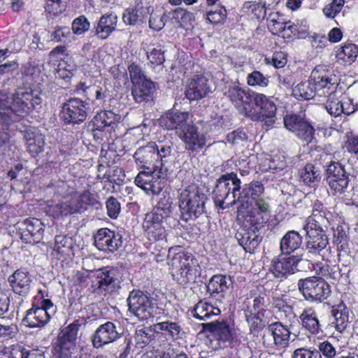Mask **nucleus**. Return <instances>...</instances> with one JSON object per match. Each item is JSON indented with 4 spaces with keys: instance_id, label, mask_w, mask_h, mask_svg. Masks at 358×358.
<instances>
[{
    "instance_id": "1",
    "label": "nucleus",
    "mask_w": 358,
    "mask_h": 358,
    "mask_svg": "<svg viewBox=\"0 0 358 358\" xmlns=\"http://www.w3.org/2000/svg\"><path fill=\"white\" fill-rule=\"evenodd\" d=\"M37 92L20 90L13 95L12 101L6 92L0 91V124L8 126L20 117H24L41 103Z\"/></svg>"
},
{
    "instance_id": "2",
    "label": "nucleus",
    "mask_w": 358,
    "mask_h": 358,
    "mask_svg": "<svg viewBox=\"0 0 358 358\" xmlns=\"http://www.w3.org/2000/svg\"><path fill=\"white\" fill-rule=\"evenodd\" d=\"M207 199L206 195L196 185H189L182 189L178 197L181 219L187 222L203 214Z\"/></svg>"
},
{
    "instance_id": "3",
    "label": "nucleus",
    "mask_w": 358,
    "mask_h": 358,
    "mask_svg": "<svg viewBox=\"0 0 358 358\" xmlns=\"http://www.w3.org/2000/svg\"><path fill=\"white\" fill-rule=\"evenodd\" d=\"M241 184V180L234 172L220 177L213 192L215 205L224 209L235 204L238 201Z\"/></svg>"
},
{
    "instance_id": "4",
    "label": "nucleus",
    "mask_w": 358,
    "mask_h": 358,
    "mask_svg": "<svg viewBox=\"0 0 358 358\" xmlns=\"http://www.w3.org/2000/svg\"><path fill=\"white\" fill-rule=\"evenodd\" d=\"M171 203L160 201L152 211L145 215L143 228L145 236L151 241H166V230L164 222L167 217Z\"/></svg>"
},
{
    "instance_id": "5",
    "label": "nucleus",
    "mask_w": 358,
    "mask_h": 358,
    "mask_svg": "<svg viewBox=\"0 0 358 358\" xmlns=\"http://www.w3.org/2000/svg\"><path fill=\"white\" fill-rule=\"evenodd\" d=\"M244 315L251 333L256 334L262 331L269 322L270 311L266 308L265 297L259 295L248 301L244 309Z\"/></svg>"
},
{
    "instance_id": "6",
    "label": "nucleus",
    "mask_w": 358,
    "mask_h": 358,
    "mask_svg": "<svg viewBox=\"0 0 358 358\" xmlns=\"http://www.w3.org/2000/svg\"><path fill=\"white\" fill-rule=\"evenodd\" d=\"M251 105L247 107L245 116L253 121H265L269 124L274 122L277 107L273 101L264 94L255 92L252 95Z\"/></svg>"
},
{
    "instance_id": "7",
    "label": "nucleus",
    "mask_w": 358,
    "mask_h": 358,
    "mask_svg": "<svg viewBox=\"0 0 358 358\" xmlns=\"http://www.w3.org/2000/svg\"><path fill=\"white\" fill-rule=\"evenodd\" d=\"M205 328L210 333L211 342L215 341L219 348H233L239 343L236 330L224 320L206 323Z\"/></svg>"
},
{
    "instance_id": "8",
    "label": "nucleus",
    "mask_w": 358,
    "mask_h": 358,
    "mask_svg": "<svg viewBox=\"0 0 358 358\" xmlns=\"http://www.w3.org/2000/svg\"><path fill=\"white\" fill-rule=\"evenodd\" d=\"M171 266L176 270L174 276L177 281L180 284H187L195 279L199 263L191 253L182 252L175 255Z\"/></svg>"
},
{
    "instance_id": "9",
    "label": "nucleus",
    "mask_w": 358,
    "mask_h": 358,
    "mask_svg": "<svg viewBox=\"0 0 358 358\" xmlns=\"http://www.w3.org/2000/svg\"><path fill=\"white\" fill-rule=\"evenodd\" d=\"M298 287L305 299L310 302H321L331 294L329 285L324 279L315 276L300 279Z\"/></svg>"
},
{
    "instance_id": "10",
    "label": "nucleus",
    "mask_w": 358,
    "mask_h": 358,
    "mask_svg": "<svg viewBox=\"0 0 358 358\" xmlns=\"http://www.w3.org/2000/svg\"><path fill=\"white\" fill-rule=\"evenodd\" d=\"M149 171H142L138 173L135 178L136 185L143 189L147 194H158L163 189L162 180L166 169L154 164L152 169L147 167Z\"/></svg>"
},
{
    "instance_id": "11",
    "label": "nucleus",
    "mask_w": 358,
    "mask_h": 358,
    "mask_svg": "<svg viewBox=\"0 0 358 358\" xmlns=\"http://www.w3.org/2000/svg\"><path fill=\"white\" fill-rule=\"evenodd\" d=\"M309 79L315 91V94L319 96H329L336 92L338 85L337 79L323 66L314 69Z\"/></svg>"
},
{
    "instance_id": "12",
    "label": "nucleus",
    "mask_w": 358,
    "mask_h": 358,
    "mask_svg": "<svg viewBox=\"0 0 358 358\" xmlns=\"http://www.w3.org/2000/svg\"><path fill=\"white\" fill-rule=\"evenodd\" d=\"M129 310L144 320L155 316V302L140 290H133L127 299Z\"/></svg>"
},
{
    "instance_id": "13",
    "label": "nucleus",
    "mask_w": 358,
    "mask_h": 358,
    "mask_svg": "<svg viewBox=\"0 0 358 358\" xmlns=\"http://www.w3.org/2000/svg\"><path fill=\"white\" fill-rule=\"evenodd\" d=\"M87 101L78 98H70L62 108L61 118L66 124H80L83 122L90 110Z\"/></svg>"
},
{
    "instance_id": "14",
    "label": "nucleus",
    "mask_w": 358,
    "mask_h": 358,
    "mask_svg": "<svg viewBox=\"0 0 358 358\" xmlns=\"http://www.w3.org/2000/svg\"><path fill=\"white\" fill-rule=\"evenodd\" d=\"M285 127L307 143L314 138L315 129L307 121L303 114H291L284 117Z\"/></svg>"
},
{
    "instance_id": "15",
    "label": "nucleus",
    "mask_w": 358,
    "mask_h": 358,
    "mask_svg": "<svg viewBox=\"0 0 358 358\" xmlns=\"http://www.w3.org/2000/svg\"><path fill=\"white\" fill-rule=\"evenodd\" d=\"M303 254L279 256L273 259L271 271L275 278H287L299 271V264L302 261Z\"/></svg>"
},
{
    "instance_id": "16",
    "label": "nucleus",
    "mask_w": 358,
    "mask_h": 358,
    "mask_svg": "<svg viewBox=\"0 0 358 358\" xmlns=\"http://www.w3.org/2000/svg\"><path fill=\"white\" fill-rule=\"evenodd\" d=\"M263 226L264 224L247 222L245 218L243 227L236 234V239L245 250L250 252L258 246L262 241L259 229Z\"/></svg>"
},
{
    "instance_id": "17",
    "label": "nucleus",
    "mask_w": 358,
    "mask_h": 358,
    "mask_svg": "<svg viewBox=\"0 0 358 358\" xmlns=\"http://www.w3.org/2000/svg\"><path fill=\"white\" fill-rule=\"evenodd\" d=\"M122 238L120 233L108 228H101L94 235V243L99 250L114 252L122 246Z\"/></svg>"
},
{
    "instance_id": "18",
    "label": "nucleus",
    "mask_w": 358,
    "mask_h": 358,
    "mask_svg": "<svg viewBox=\"0 0 358 358\" xmlns=\"http://www.w3.org/2000/svg\"><path fill=\"white\" fill-rule=\"evenodd\" d=\"M212 81L204 76L197 75L187 81L185 95L189 101L201 99L213 91Z\"/></svg>"
},
{
    "instance_id": "19",
    "label": "nucleus",
    "mask_w": 358,
    "mask_h": 358,
    "mask_svg": "<svg viewBox=\"0 0 358 358\" xmlns=\"http://www.w3.org/2000/svg\"><path fill=\"white\" fill-rule=\"evenodd\" d=\"M121 335L122 333L119 332L115 323L106 322L101 324L92 335V345L95 348H101L117 341Z\"/></svg>"
},
{
    "instance_id": "20",
    "label": "nucleus",
    "mask_w": 358,
    "mask_h": 358,
    "mask_svg": "<svg viewBox=\"0 0 358 358\" xmlns=\"http://www.w3.org/2000/svg\"><path fill=\"white\" fill-rule=\"evenodd\" d=\"M115 275V271L107 268L98 271L91 286L92 292L104 296L108 292H113L117 281Z\"/></svg>"
},
{
    "instance_id": "21",
    "label": "nucleus",
    "mask_w": 358,
    "mask_h": 358,
    "mask_svg": "<svg viewBox=\"0 0 358 358\" xmlns=\"http://www.w3.org/2000/svg\"><path fill=\"white\" fill-rule=\"evenodd\" d=\"M189 114L187 112H171L162 117L160 124L167 129H175L180 137L192 124L189 121Z\"/></svg>"
},
{
    "instance_id": "22",
    "label": "nucleus",
    "mask_w": 358,
    "mask_h": 358,
    "mask_svg": "<svg viewBox=\"0 0 358 358\" xmlns=\"http://www.w3.org/2000/svg\"><path fill=\"white\" fill-rule=\"evenodd\" d=\"M19 229L21 239L26 243H39L44 232L43 224L38 219H26L21 223Z\"/></svg>"
},
{
    "instance_id": "23",
    "label": "nucleus",
    "mask_w": 358,
    "mask_h": 358,
    "mask_svg": "<svg viewBox=\"0 0 358 358\" xmlns=\"http://www.w3.org/2000/svg\"><path fill=\"white\" fill-rule=\"evenodd\" d=\"M306 232V248L308 257L322 256L321 252L329 244V239L324 231L305 230Z\"/></svg>"
},
{
    "instance_id": "24",
    "label": "nucleus",
    "mask_w": 358,
    "mask_h": 358,
    "mask_svg": "<svg viewBox=\"0 0 358 358\" xmlns=\"http://www.w3.org/2000/svg\"><path fill=\"white\" fill-rule=\"evenodd\" d=\"M8 281L14 293L22 296L28 295L31 287V277L26 269H17L8 277Z\"/></svg>"
},
{
    "instance_id": "25",
    "label": "nucleus",
    "mask_w": 358,
    "mask_h": 358,
    "mask_svg": "<svg viewBox=\"0 0 358 358\" xmlns=\"http://www.w3.org/2000/svg\"><path fill=\"white\" fill-rule=\"evenodd\" d=\"M179 138L184 142L186 150L192 152H199L206 143L205 135L199 133L193 124Z\"/></svg>"
},
{
    "instance_id": "26",
    "label": "nucleus",
    "mask_w": 358,
    "mask_h": 358,
    "mask_svg": "<svg viewBox=\"0 0 358 358\" xmlns=\"http://www.w3.org/2000/svg\"><path fill=\"white\" fill-rule=\"evenodd\" d=\"M255 92H250L238 86H230L226 92V96L237 108H242V113L245 115L247 107L251 105L252 95Z\"/></svg>"
},
{
    "instance_id": "27",
    "label": "nucleus",
    "mask_w": 358,
    "mask_h": 358,
    "mask_svg": "<svg viewBox=\"0 0 358 358\" xmlns=\"http://www.w3.org/2000/svg\"><path fill=\"white\" fill-rule=\"evenodd\" d=\"M253 200L255 201L253 210L246 215V220L258 224H264L269 220L270 205L268 201L260 197Z\"/></svg>"
},
{
    "instance_id": "28",
    "label": "nucleus",
    "mask_w": 358,
    "mask_h": 358,
    "mask_svg": "<svg viewBox=\"0 0 358 358\" xmlns=\"http://www.w3.org/2000/svg\"><path fill=\"white\" fill-rule=\"evenodd\" d=\"M302 236L299 232L292 230L287 231L281 238L280 250L283 255H292V253L302 251Z\"/></svg>"
},
{
    "instance_id": "29",
    "label": "nucleus",
    "mask_w": 358,
    "mask_h": 358,
    "mask_svg": "<svg viewBox=\"0 0 358 358\" xmlns=\"http://www.w3.org/2000/svg\"><path fill=\"white\" fill-rule=\"evenodd\" d=\"M99 196L89 190L76 194L71 198L75 214H81L87 210L90 206L99 204Z\"/></svg>"
},
{
    "instance_id": "30",
    "label": "nucleus",
    "mask_w": 358,
    "mask_h": 358,
    "mask_svg": "<svg viewBox=\"0 0 358 358\" xmlns=\"http://www.w3.org/2000/svg\"><path fill=\"white\" fill-rule=\"evenodd\" d=\"M268 329L271 334L275 345L278 349H284L289 346L291 341V331L287 327L280 322L268 325Z\"/></svg>"
},
{
    "instance_id": "31",
    "label": "nucleus",
    "mask_w": 358,
    "mask_h": 358,
    "mask_svg": "<svg viewBox=\"0 0 358 358\" xmlns=\"http://www.w3.org/2000/svg\"><path fill=\"white\" fill-rule=\"evenodd\" d=\"M119 116L111 110H104L97 113L92 122L96 129H106L107 131L114 130L119 120Z\"/></svg>"
},
{
    "instance_id": "32",
    "label": "nucleus",
    "mask_w": 358,
    "mask_h": 358,
    "mask_svg": "<svg viewBox=\"0 0 358 358\" xmlns=\"http://www.w3.org/2000/svg\"><path fill=\"white\" fill-rule=\"evenodd\" d=\"M331 316L334 318L332 324H334L336 329L341 333L347 327L349 322V310L343 302L331 307Z\"/></svg>"
},
{
    "instance_id": "33",
    "label": "nucleus",
    "mask_w": 358,
    "mask_h": 358,
    "mask_svg": "<svg viewBox=\"0 0 358 358\" xmlns=\"http://www.w3.org/2000/svg\"><path fill=\"white\" fill-rule=\"evenodd\" d=\"M51 317L48 315L47 310L43 308H39L33 306L31 308L27 311L24 319L29 327H41L46 324Z\"/></svg>"
},
{
    "instance_id": "34",
    "label": "nucleus",
    "mask_w": 358,
    "mask_h": 358,
    "mask_svg": "<svg viewBox=\"0 0 358 358\" xmlns=\"http://www.w3.org/2000/svg\"><path fill=\"white\" fill-rule=\"evenodd\" d=\"M155 143H149L145 146L139 148L134 153V158L142 167L148 165L158 164L157 163Z\"/></svg>"
},
{
    "instance_id": "35",
    "label": "nucleus",
    "mask_w": 358,
    "mask_h": 358,
    "mask_svg": "<svg viewBox=\"0 0 358 358\" xmlns=\"http://www.w3.org/2000/svg\"><path fill=\"white\" fill-rule=\"evenodd\" d=\"M232 285V281L229 276L222 275H215L211 278L208 285L207 292L212 296L215 297L220 294L224 296V293Z\"/></svg>"
},
{
    "instance_id": "36",
    "label": "nucleus",
    "mask_w": 358,
    "mask_h": 358,
    "mask_svg": "<svg viewBox=\"0 0 358 358\" xmlns=\"http://www.w3.org/2000/svg\"><path fill=\"white\" fill-rule=\"evenodd\" d=\"M303 327L313 334L322 332L321 324L314 308L309 307L303 309L299 315Z\"/></svg>"
},
{
    "instance_id": "37",
    "label": "nucleus",
    "mask_w": 358,
    "mask_h": 358,
    "mask_svg": "<svg viewBox=\"0 0 358 358\" xmlns=\"http://www.w3.org/2000/svg\"><path fill=\"white\" fill-rule=\"evenodd\" d=\"M155 83L150 80L142 81L133 85L132 95L136 102L149 100L155 92Z\"/></svg>"
},
{
    "instance_id": "38",
    "label": "nucleus",
    "mask_w": 358,
    "mask_h": 358,
    "mask_svg": "<svg viewBox=\"0 0 358 358\" xmlns=\"http://www.w3.org/2000/svg\"><path fill=\"white\" fill-rule=\"evenodd\" d=\"M337 62L343 65H350L358 55V48L353 43L345 44L336 48Z\"/></svg>"
},
{
    "instance_id": "39",
    "label": "nucleus",
    "mask_w": 358,
    "mask_h": 358,
    "mask_svg": "<svg viewBox=\"0 0 358 358\" xmlns=\"http://www.w3.org/2000/svg\"><path fill=\"white\" fill-rule=\"evenodd\" d=\"M220 313V308L203 301L198 302L192 310L193 317L203 321L210 319L213 316L218 315Z\"/></svg>"
},
{
    "instance_id": "40",
    "label": "nucleus",
    "mask_w": 358,
    "mask_h": 358,
    "mask_svg": "<svg viewBox=\"0 0 358 358\" xmlns=\"http://www.w3.org/2000/svg\"><path fill=\"white\" fill-rule=\"evenodd\" d=\"M46 213L54 218L75 214L71 199L55 204H48L46 207Z\"/></svg>"
},
{
    "instance_id": "41",
    "label": "nucleus",
    "mask_w": 358,
    "mask_h": 358,
    "mask_svg": "<svg viewBox=\"0 0 358 358\" xmlns=\"http://www.w3.org/2000/svg\"><path fill=\"white\" fill-rule=\"evenodd\" d=\"M264 185L260 181H252L249 184H246L244 186L242 192L239 191L238 196V202L243 204L244 202L243 198L251 197L252 199L259 198V196L264 193Z\"/></svg>"
},
{
    "instance_id": "42",
    "label": "nucleus",
    "mask_w": 358,
    "mask_h": 358,
    "mask_svg": "<svg viewBox=\"0 0 358 358\" xmlns=\"http://www.w3.org/2000/svg\"><path fill=\"white\" fill-rule=\"evenodd\" d=\"M329 211L323 213L322 215H319L315 218H307L306 224L303 226L304 230H312L318 231H324L328 228L329 223V219L331 217Z\"/></svg>"
},
{
    "instance_id": "43",
    "label": "nucleus",
    "mask_w": 358,
    "mask_h": 358,
    "mask_svg": "<svg viewBox=\"0 0 358 358\" xmlns=\"http://www.w3.org/2000/svg\"><path fill=\"white\" fill-rule=\"evenodd\" d=\"M157 163L159 167H162L168 162L171 157L173 143L170 141H159L158 144L155 143Z\"/></svg>"
},
{
    "instance_id": "44",
    "label": "nucleus",
    "mask_w": 358,
    "mask_h": 358,
    "mask_svg": "<svg viewBox=\"0 0 358 358\" xmlns=\"http://www.w3.org/2000/svg\"><path fill=\"white\" fill-rule=\"evenodd\" d=\"M154 331L157 334H162L172 338H177L181 331L180 326L175 322L165 321L158 322L153 325Z\"/></svg>"
},
{
    "instance_id": "45",
    "label": "nucleus",
    "mask_w": 358,
    "mask_h": 358,
    "mask_svg": "<svg viewBox=\"0 0 358 358\" xmlns=\"http://www.w3.org/2000/svg\"><path fill=\"white\" fill-rule=\"evenodd\" d=\"M301 180L308 186H315L321 179L320 171L315 165L308 164L300 171Z\"/></svg>"
},
{
    "instance_id": "46",
    "label": "nucleus",
    "mask_w": 358,
    "mask_h": 358,
    "mask_svg": "<svg viewBox=\"0 0 358 358\" xmlns=\"http://www.w3.org/2000/svg\"><path fill=\"white\" fill-rule=\"evenodd\" d=\"M327 182L331 189L333 194H344L349 185V174L343 177L327 176Z\"/></svg>"
},
{
    "instance_id": "47",
    "label": "nucleus",
    "mask_w": 358,
    "mask_h": 358,
    "mask_svg": "<svg viewBox=\"0 0 358 358\" xmlns=\"http://www.w3.org/2000/svg\"><path fill=\"white\" fill-rule=\"evenodd\" d=\"M292 94L299 100H308L314 97L315 95V91L314 90L309 79L306 82L300 83L293 87Z\"/></svg>"
},
{
    "instance_id": "48",
    "label": "nucleus",
    "mask_w": 358,
    "mask_h": 358,
    "mask_svg": "<svg viewBox=\"0 0 358 358\" xmlns=\"http://www.w3.org/2000/svg\"><path fill=\"white\" fill-rule=\"evenodd\" d=\"M75 347L76 341L58 336L55 345V350L56 353H60L63 357H71Z\"/></svg>"
},
{
    "instance_id": "49",
    "label": "nucleus",
    "mask_w": 358,
    "mask_h": 358,
    "mask_svg": "<svg viewBox=\"0 0 358 358\" xmlns=\"http://www.w3.org/2000/svg\"><path fill=\"white\" fill-rule=\"evenodd\" d=\"M73 248L72 239L66 236L58 235L55 239L54 250L62 255H69Z\"/></svg>"
},
{
    "instance_id": "50",
    "label": "nucleus",
    "mask_w": 358,
    "mask_h": 358,
    "mask_svg": "<svg viewBox=\"0 0 358 358\" xmlns=\"http://www.w3.org/2000/svg\"><path fill=\"white\" fill-rule=\"evenodd\" d=\"M144 50L146 52L147 57L152 64L157 65L162 64L165 61L164 52L160 46L150 48L143 47Z\"/></svg>"
},
{
    "instance_id": "51",
    "label": "nucleus",
    "mask_w": 358,
    "mask_h": 358,
    "mask_svg": "<svg viewBox=\"0 0 358 358\" xmlns=\"http://www.w3.org/2000/svg\"><path fill=\"white\" fill-rule=\"evenodd\" d=\"M248 84L250 86L266 87L268 84V78L260 71H254L248 76Z\"/></svg>"
},
{
    "instance_id": "52",
    "label": "nucleus",
    "mask_w": 358,
    "mask_h": 358,
    "mask_svg": "<svg viewBox=\"0 0 358 358\" xmlns=\"http://www.w3.org/2000/svg\"><path fill=\"white\" fill-rule=\"evenodd\" d=\"M348 174L345 169V165L340 162L331 161L327 166V176L333 177H343Z\"/></svg>"
},
{
    "instance_id": "53",
    "label": "nucleus",
    "mask_w": 358,
    "mask_h": 358,
    "mask_svg": "<svg viewBox=\"0 0 358 358\" xmlns=\"http://www.w3.org/2000/svg\"><path fill=\"white\" fill-rule=\"evenodd\" d=\"M80 326V323L79 320H75L70 324H69L65 328L61 330L59 336H62L63 338H69L74 341H76L78 331L79 327Z\"/></svg>"
},
{
    "instance_id": "54",
    "label": "nucleus",
    "mask_w": 358,
    "mask_h": 358,
    "mask_svg": "<svg viewBox=\"0 0 358 358\" xmlns=\"http://www.w3.org/2000/svg\"><path fill=\"white\" fill-rule=\"evenodd\" d=\"M341 97L334 98V94L333 96L329 98L326 103V108L328 113L334 117H338L343 114V110H341Z\"/></svg>"
},
{
    "instance_id": "55",
    "label": "nucleus",
    "mask_w": 358,
    "mask_h": 358,
    "mask_svg": "<svg viewBox=\"0 0 358 358\" xmlns=\"http://www.w3.org/2000/svg\"><path fill=\"white\" fill-rule=\"evenodd\" d=\"M128 71L133 85L142 81L148 80L145 77L141 67L135 64H131L129 65L128 67Z\"/></svg>"
},
{
    "instance_id": "56",
    "label": "nucleus",
    "mask_w": 358,
    "mask_h": 358,
    "mask_svg": "<svg viewBox=\"0 0 358 358\" xmlns=\"http://www.w3.org/2000/svg\"><path fill=\"white\" fill-rule=\"evenodd\" d=\"M279 1L280 0H259V3L262 6V8L259 6L257 8L256 5H254V8L252 10V13L257 16V20L260 21L264 19L265 15V10L264 8L272 7L278 4Z\"/></svg>"
},
{
    "instance_id": "57",
    "label": "nucleus",
    "mask_w": 358,
    "mask_h": 358,
    "mask_svg": "<svg viewBox=\"0 0 358 358\" xmlns=\"http://www.w3.org/2000/svg\"><path fill=\"white\" fill-rule=\"evenodd\" d=\"M343 5L344 0H334L324 8L323 13L327 17L334 18L341 10Z\"/></svg>"
},
{
    "instance_id": "58",
    "label": "nucleus",
    "mask_w": 358,
    "mask_h": 358,
    "mask_svg": "<svg viewBox=\"0 0 358 358\" xmlns=\"http://www.w3.org/2000/svg\"><path fill=\"white\" fill-rule=\"evenodd\" d=\"M96 90V85H87L85 82L78 83L75 87V92L82 94L88 100L94 99V92Z\"/></svg>"
},
{
    "instance_id": "59",
    "label": "nucleus",
    "mask_w": 358,
    "mask_h": 358,
    "mask_svg": "<svg viewBox=\"0 0 358 358\" xmlns=\"http://www.w3.org/2000/svg\"><path fill=\"white\" fill-rule=\"evenodd\" d=\"M227 15L226 8L220 6L213 11H209L207 14V20L209 22H222L226 20Z\"/></svg>"
},
{
    "instance_id": "60",
    "label": "nucleus",
    "mask_w": 358,
    "mask_h": 358,
    "mask_svg": "<svg viewBox=\"0 0 358 358\" xmlns=\"http://www.w3.org/2000/svg\"><path fill=\"white\" fill-rule=\"evenodd\" d=\"M106 204L108 215L113 219L117 217L120 212V203L117 199L110 196L106 201Z\"/></svg>"
},
{
    "instance_id": "61",
    "label": "nucleus",
    "mask_w": 358,
    "mask_h": 358,
    "mask_svg": "<svg viewBox=\"0 0 358 358\" xmlns=\"http://www.w3.org/2000/svg\"><path fill=\"white\" fill-rule=\"evenodd\" d=\"M292 358H322V355L316 350H311L301 348L294 351Z\"/></svg>"
},
{
    "instance_id": "62",
    "label": "nucleus",
    "mask_w": 358,
    "mask_h": 358,
    "mask_svg": "<svg viewBox=\"0 0 358 358\" xmlns=\"http://www.w3.org/2000/svg\"><path fill=\"white\" fill-rule=\"evenodd\" d=\"M247 134L242 129L235 130L227 136V141L234 145L239 144L243 141L248 140Z\"/></svg>"
},
{
    "instance_id": "63",
    "label": "nucleus",
    "mask_w": 358,
    "mask_h": 358,
    "mask_svg": "<svg viewBox=\"0 0 358 358\" xmlns=\"http://www.w3.org/2000/svg\"><path fill=\"white\" fill-rule=\"evenodd\" d=\"M273 306L278 309L279 311L285 313L292 312V306H289L287 301V299L285 296H273L272 301Z\"/></svg>"
},
{
    "instance_id": "64",
    "label": "nucleus",
    "mask_w": 358,
    "mask_h": 358,
    "mask_svg": "<svg viewBox=\"0 0 358 358\" xmlns=\"http://www.w3.org/2000/svg\"><path fill=\"white\" fill-rule=\"evenodd\" d=\"M320 354H322L327 358H334L336 355V350L333 345L327 341H323L318 345Z\"/></svg>"
}]
</instances>
